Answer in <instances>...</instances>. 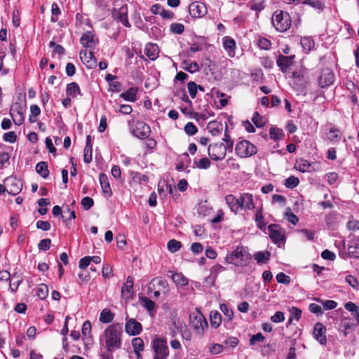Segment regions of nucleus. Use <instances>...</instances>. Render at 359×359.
<instances>
[{
    "label": "nucleus",
    "mask_w": 359,
    "mask_h": 359,
    "mask_svg": "<svg viewBox=\"0 0 359 359\" xmlns=\"http://www.w3.org/2000/svg\"><path fill=\"white\" fill-rule=\"evenodd\" d=\"M272 23L277 31L284 32L291 26L290 16L287 12L276 11L272 16Z\"/></svg>",
    "instance_id": "obj_3"
},
{
    "label": "nucleus",
    "mask_w": 359,
    "mask_h": 359,
    "mask_svg": "<svg viewBox=\"0 0 359 359\" xmlns=\"http://www.w3.org/2000/svg\"><path fill=\"white\" fill-rule=\"evenodd\" d=\"M36 171L43 178H46L49 175V170L48 169V164L46 162L41 161L36 165Z\"/></svg>",
    "instance_id": "obj_33"
},
{
    "label": "nucleus",
    "mask_w": 359,
    "mask_h": 359,
    "mask_svg": "<svg viewBox=\"0 0 359 359\" xmlns=\"http://www.w3.org/2000/svg\"><path fill=\"white\" fill-rule=\"evenodd\" d=\"M122 326L120 323L109 325L104 330L106 348L109 352H113L121 346Z\"/></svg>",
    "instance_id": "obj_1"
},
{
    "label": "nucleus",
    "mask_w": 359,
    "mask_h": 359,
    "mask_svg": "<svg viewBox=\"0 0 359 359\" xmlns=\"http://www.w3.org/2000/svg\"><path fill=\"white\" fill-rule=\"evenodd\" d=\"M285 320L284 313L282 311H276L274 315L271 317V320L273 323H278L283 322Z\"/></svg>",
    "instance_id": "obj_58"
},
{
    "label": "nucleus",
    "mask_w": 359,
    "mask_h": 359,
    "mask_svg": "<svg viewBox=\"0 0 359 359\" xmlns=\"http://www.w3.org/2000/svg\"><path fill=\"white\" fill-rule=\"evenodd\" d=\"M170 29L172 33L180 34L184 31V26L182 23H172Z\"/></svg>",
    "instance_id": "obj_49"
},
{
    "label": "nucleus",
    "mask_w": 359,
    "mask_h": 359,
    "mask_svg": "<svg viewBox=\"0 0 359 359\" xmlns=\"http://www.w3.org/2000/svg\"><path fill=\"white\" fill-rule=\"evenodd\" d=\"M140 301L142 305L149 312L151 315L156 312V304L152 300L148 297H144L140 299Z\"/></svg>",
    "instance_id": "obj_32"
},
{
    "label": "nucleus",
    "mask_w": 359,
    "mask_h": 359,
    "mask_svg": "<svg viewBox=\"0 0 359 359\" xmlns=\"http://www.w3.org/2000/svg\"><path fill=\"white\" fill-rule=\"evenodd\" d=\"M301 43L304 49L311 50L314 46V42L310 38L304 37L302 39Z\"/></svg>",
    "instance_id": "obj_64"
},
{
    "label": "nucleus",
    "mask_w": 359,
    "mask_h": 359,
    "mask_svg": "<svg viewBox=\"0 0 359 359\" xmlns=\"http://www.w3.org/2000/svg\"><path fill=\"white\" fill-rule=\"evenodd\" d=\"M99 180L103 193L111 196L112 195V191L107 176L104 173H100Z\"/></svg>",
    "instance_id": "obj_23"
},
{
    "label": "nucleus",
    "mask_w": 359,
    "mask_h": 359,
    "mask_svg": "<svg viewBox=\"0 0 359 359\" xmlns=\"http://www.w3.org/2000/svg\"><path fill=\"white\" fill-rule=\"evenodd\" d=\"M66 93L68 96L75 97L77 95H83L79 86L76 82H72L67 84L66 88Z\"/></svg>",
    "instance_id": "obj_27"
},
{
    "label": "nucleus",
    "mask_w": 359,
    "mask_h": 359,
    "mask_svg": "<svg viewBox=\"0 0 359 359\" xmlns=\"http://www.w3.org/2000/svg\"><path fill=\"white\" fill-rule=\"evenodd\" d=\"M25 108L20 103H15L10 109V115L13 118V123L17 126H20L25 120Z\"/></svg>",
    "instance_id": "obj_8"
},
{
    "label": "nucleus",
    "mask_w": 359,
    "mask_h": 359,
    "mask_svg": "<svg viewBox=\"0 0 359 359\" xmlns=\"http://www.w3.org/2000/svg\"><path fill=\"white\" fill-rule=\"evenodd\" d=\"M93 145H86L83 151V161L86 163H89L92 161Z\"/></svg>",
    "instance_id": "obj_47"
},
{
    "label": "nucleus",
    "mask_w": 359,
    "mask_h": 359,
    "mask_svg": "<svg viewBox=\"0 0 359 359\" xmlns=\"http://www.w3.org/2000/svg\"><path fill=\"white\" fill-rule=\"evenodd\" d=\"M351 327V324L350 323L349 320L348 319H343L339 324V330L343 332L344 336L346 337L348 334L347 330L350 329Z\"/></svg>",
    "instance_id": "obj_52"
},
{
    "label": "nucleus",
    "mask_w": 359,
    "mask_h": 359,
    "mask_svg": "<svg viewBox=\"0 0 359 359\" xmlns=\"http://www.w3.org/2000/svg\"><path fill=\"white\" fill-rule=\"evenodd\" d=\"M131 133L136 137L140 140H145L150 135L151 128L146 123L143 121H137L135 127L132 130Z\"/></svg>",
    "instance_id": "obj_7"
},
{
    "label": "nucleus",
    "mask_w": 359,
    "mask_h": 359,
    "mask_svg": "<svg viewBox=\"0 0 359 359\" xmlns=\"http://www.w3.org/2000/svg\"><path fill=\"white\" fill-rule=\"evenodd\" d=\"M250 259L251 255L243 246H238L236 250L228 254L226 257V262L227 263L235 264L238 266L248 265Z\"/></svg>",
    "instance_id": "obj_2"
},
{
    "label": "nucleus",
    "mask_w": 359,
    "mask_h": 359,
    "mask_svg": "<svg viewBox=\"0 0 359 359\" xmlns=\"http://www.w3.org/2000/svg\"><path fill=\"white\" fill-rule=\"evenodd\" d=\"M51 240L49 238H44L40 241L38 244V248L40 250L47 251L50 249Z\"/></svg>",
    "instance_id": "obj_54"
},
{
    "label": "nucleus",
    "mask_w": 359,
    "mask_h": 359,
    "mask_svg": "<svg viewBox=\"0 0 359 359\" xmlns=\"http://www.w3.org/2000/svg\"><path fill=\"white\" fill-rule=\"evenodd\" d=\"M294 55L285 56L280 55L277 59V65L280 68L283 72H285L287 67L292 65V60Z\"/></svg>",
    "instance_id": "obj_21"
},
{
    "label": "nucleus",
    "mask_w": 359,
    "mask_h": 359,
    "mask_svg": "<svg viewBox=\"0 0 359 359\" xmlns=\"http://www.w3.org/2000/svg\"><path fill=\"white\" fill-rule=\"evenodd\" d=\"M211 325L215 328L218 327L222 322V317L218 311H211L210 314Z\"/></svg>",
    "instance_id": "obj_35"
},
{
    "label": "nucleus",
    "mask_w": 359,
    "mask_h": 359,
    "mask_svg": "<svg viewBox=\"0 0 359 359\" xmlns=\"http://www.w3.org/2000/svg\"><path fill=\"white\" fill-rule=\"evenodd\" d=\"M130 177L133 182L140 183L142 181L147 182L149 178L146 175H141L137 172H130Z\"/></svg>",
    "instance_id": "obj_46"
},
{
    "label": "nucleus",
    "mask_w": 359,
    "mask_h": 359,
    "mask_svg": "<svg viewBox=\"0 0 359 359\" xmlns=\"http://www.w3.org/2000/svg\"><path fill=\"white\" fill-rule=\"evenodd\" d=\"M252 121L257 128H262L264 126L262 116L257 111L254 113Z\"/></svg>",
    "instance_id": "obj_50"
},
{
    "label": "nucleus",
    "mask_w": 359,
    "mask_h": 359,
    "mask_svg": "<svg viewBox=\"0 0 359 359\" xmlns=\"http://www.w3.org/2000/svg\"><path fill=\"white\" fill-rule=\"evenodd\" d=\"M240 210H252L255 208L253 196L249 193L240 194L238 196Z\"/></svg>",
    "instance_id": "obj_13"
},
{
    "label": "nucleus",
    "mask_w": 359,
    "mask_h": 359,
    "mask_svg": "<svg viewBox=\"0 0 359 359\" xmlns=\"http://www.w3.org/2000/svg\"><path fill=\"white\" fill-rule=\"evenodd\" d=\"M190 323L196 330L203 331L204 327H208V322L201 312L192 313L189 316Z\"/></svg>",
    "instance_id": "obj_11"
},
{
    "label": "nucleus",
    "mask_w": 359,
    "mask_h": 359,
    "mask_svg": "<svg viewBox=\"0 0 359 359\" xmlns=\"http://www.w3.org/2000/svg\"><path fill=\"white\" fill-rule=\"evenodd\" d=\"M348 253L350 257L354 258L359 257V247L356 245H349L348 248Z\"/></svg>",
    "instance_id": "obj_59"
},
{
    "label": "nucleus",
    "mask_w": 359,
    "mask_h": 359,
    "mask_svg": "<svg viewBox=\"0 0 359 359\" xmlns=\"http://www.w3.org/2000/svg\"><path fill=\"white\" fill-rule=\"evenodd\" d=\"M79 55L81 60L87 68L93 69L97 66V59L93 52L83 50L80 51Z\"/></svg>",
    "instance_id": "obj_15"
},
{
    "label": "nucleus",
    "mask_w": 359,
    "mask_h": 359,
    "mask_svg": "<svg viewBox=\"0 0 359 359\" xmlns=\"http://www.w3.org/2000/svg\"><path fill=\"white\" fill-rule=\"evenodd\" d=\"M6 191L11 195H17L22 188V182L20 180L14 177H8L5 180Z\"/></svg>",
    "instance_id": "obj_9"
},
{
    "label": "nucleus",
    "mask_w": 359,
    "mask_h": 359,
    "mask_svg": "<svg viewBox=\"0 0 359 359\" xmlns=\"http://www.w3.org/2000/svg\"><path fill=\"white\" fill-rule=\"evenodd\" d=\"M194 163L199 169H208L211 165L210 161L206 157L201 158L198 161H194Z\"/></svg>",
    "instance_id": "obj_45"
},
{
    "label": "nucleus",
    "mask_w": 359,
    "mask_h": 359,
    "mask_svg": "<svg viewBox=\"0 0 359 359\" xmlns=\"http://www.w3.org/2000/svg\"><path fill=\"white\" fill-rule=\"evenodd\" d=\"M222 140L224 142H225L224 147L226 149V151H228L229 152H232L234 142L233 140L231 138L230 135L228 134L227 126L226 127V130Z\"/></svg>",
    "instance_id": "obj_36"
},
{
    "label": "nucleus",
    "mask_w": 359,
    "mask_h": 359,
    "mask_svg": "<svg viewBox=\"0 0 359 359\" xmlns=\"http://www.w3.org/2000/svg\"><path fill=\"white\" fill-rule=\"evenodd\" d=\"M151 345L155 353L154 359H167L169 350L165 340L156 338L152 341Z\"/></svg>",
    "instance_id": "obj_5"
},
{
    "label": "nucleus",
    "mask_w": 359,
    "mask_h": 359,
    "mask_svg": "<svg viewBox=\"0 0 359 359\" xmlns=\"http://www.w3.org/2000/svg\"><path fill=\"white\" fill-rule=\"evenodd\" d=\"M311 167V163L303 158L297 160L295 163V168L302 172L310 171Z\"/></svg>",
    "instance_id": "obj_31"
},
{
    "label": "nucleus",
    "mask_w": 359,
    "mask_h": 359,
    "mask_svg": "<svg viewBox=\"0 0 359 359\" xmlns=\"http://www.w3.org/2000/svg\"><path fill=\"white\" fill-rule=\"evenodd\" d=\"M156 286L158 287L159 290H161L163 293L168 292V283L167 280L162 277H156L152 279L149 284L148 290L151 291Z\"/></svg>",
    "instance_id": "obj_20"
},
{
    "label": "nucleus",
    "mask_w": 359,
    "mask_h": 359,
    "mask_svg": "<svg viewBox=\"0 0 359 359\" xmlns=\"http://www.w3.org/2000/svg\"><path fill=\"white\" fill-rule=\"evenodd\" d=\"M48 294V288L46 284L39 285L36 290V295L41 299H44L46 298Z\"/></svg>",
    "instance_id": "obj_41"
},
{
    "label": "nucleus",
    "mask_w": 359,
    "mask_h": 359,
    "mask_svg": "<svg viewBox=\"0 0 359 359\" xmlns=\"http://www.w3.org/2000/svg\"><path fill=\"white\" fill-rule=\"evenodd\" d=\"M137 89L136 88L131 87L121 93L120 97L126 101L135 102L137 100Z\"/></svg>",
    "instance_id": "obj_29"
},
{
    "label": "nucleus",
    "mask_w": 359,
    "mask_h": 359,
    "mask_svg": "<svg viewBox=\"0 0 359 359\" xmlns=\"http://www.w3.org/2000/svg\"><path fill=\"white\" fill-rule=\"evenodd\" d=\"M255 222L257 223V227L264 230L266 227V223L264 222V216L262 215V208H261L259 210L257 211L255 214Z\"/></svg>",
    "instance_id": "obj_38"
},
{
    "label": "nucleus",
    "mask_w": 359,
    "mask_h": 359,
    "mask_svg": "<svg viewBox=\"0 0 359 359\" xmlns=\"http://www.w3.org/2000/svg\"><path fill=\"white\" fill-rule=\"evenodd\" d=\"M327 139L333 143L339 142L341 139V131L337 128H330L327 133Z\"/></svg>",
    "instance_id": "obj_28"
},
{
    "label": "nucleus",
    "mask_w": 359,
    "mask_h": 359,
    "mask_svg": "<svg viewBox=\"0 0 359 359\" xmlns=\"http://www.w3.org/2000/svg\"><path fill=\"white\" fill-rule=\"evenodd\" d=\"M3 139H4V140L5 142H10V143H13L17 140V135H16L15 132L10 131V132L6 133L4 135Z\"/></svg>",
    "instance_id": "obj_63"
},
{
    "label": "nucleus",
    "mask_w": 359,
    "mask_h": 359,
    "mask_svg": "<svg viewBox=\"0 0 359 359\" xmlns=\"http://www.w3.org/2000/svg\"><path fill=\"white\" fill-rule=\"evenodd\" d=\"M142 325L133 318L127 320L125 330L129 335L135 336L139 334L142 331Z\"/></svg>",
    "instance_id": "obj_19"
},
{
    "label": "nucleus",
    "mask_w": 359,
    "mask_h": 359,
    "mask_svg": "<svg viewBox=\"0 0 359 359\" xmlns=\"http://www.w3.org/2000/svg\"><path fill=\"white\" fill-rule=\"evenodd\" d=\"M236 152L241 158H246L257 152V147L248 140H242L236 145Z\"/></svg>",
    "instance_id": "obj_4"
},
{
    "label": "nucleus",
    "mask_w": 359,
    "mask_h": 359,
    "mask_svg": "<svg viewBox=\"0 0 359 359\" xmlns=\"http://www.w3.org/2000/svg\"><path fill=\"white\" fill-rule=\"evenodd\" d=\"M22 281V278L20 276L17 275L16 273L13 274L12 278L10 281V288L13 292H15L21 282Z\"/></svg>",
    "instance_id": "obj_40"
},
{
    "label": "nucleus",
    "mask_w": 359,
    "mask_h": 359,
    "mask_svg": "<svg viewBox=\"0 0 359 359\" xmlns=\"http://www.w3.org/2000/svg\"><path fill=\"white\" fill-rule=\"evenodd\" d=\"M208 156L212 161H221L226 154V151L223 142L211 144L208 148Z\"/></svg>",
    "instance_id": "obj_6"
},
{
    "label": "nucleus",
    "mask_w": 359,
    "mask_h": 359,
    "mask_svg": "<svg viewBox=\"0 0 359 359\" xmlns=\"http://www.w3.org/2000/svg\"><path fill=\"white\" fill-rule=\"evenodd\" d=\"M220 309L222 312L224 313V315L227 318L228 320L232 319L233 316V312L232 309L228 306V305L222 304L220 306Z\"/></svg>",
    "instance_id": "obj_51"
},
{
    "label": "nucleus",
    "mask_w": 359,
    "mask_h": 359,
    "mask_svg": "<svg viewBox=\"0 0 359 359\" xmlns=\"http://www.w3.org/2000/svg\"><path fill=\"white\" fill-rule=\"evenodd\" d=\"M334 74L330 68L323 69L318 77V85L321 88H326L334 81Z\"/></svg>",
    "instance_id": "obj_10"
},
{
    "label": "nucleus",
    "mask_w": 359,
    "mask_h": 359,
    "mask_svg": "<svg viewBox=\"0 0 359 359\" xmlns=\"http://www.w3.org/2000/svg\"><path fill=\"white\" fill-rule=\"evenodd\" d=\"M91 329H92V327H91L90 322L89 320H86L82 325V329H81L82 334L86 337H89L90 332H91Z\"/></svg>",
    "instance_id": "obj_57"
},
{
    "label": "nucleus",
    "mask_w": 359,
    "mask_h": 359,
    "mask_svg": "<svg viewBox=\"0 0 359 359\" xmlns=\"http://www.w3.org/2000/svg\"><path fill=\"white\" fill-rule=\"evenodd\" d=\"M207 129L212 135L217 136L222 133L223 126L217 121H210L207 126Z\"/></svg>",
    "instance_id": "obj_25"
},
{
    "label": "nucleus",
    "mask_w": 359,
    "mask_h": 359,
    "mask_svg": "<svg viewBox=\"0 0 359 359\" xmlns=\"http://www.w3.org/2000/svg\"><path fill=\"white\" fill-rule=\"evenodd\" d=\"M81 203L83 208L85 210H88L93 206L94 201L92 198H90L89 196H86L81 200Z\"/></svg>",
    "instance_id": "obj_56"
},
{
    "label": "nucleus",
    "mask_w": 359,
    "mask_h": 359,
    "mask_svg": "<svg viewBox=\"0 0 359 359\" xmlns=\"http://www.w3.org/2000/svg\"><path fill=\"white\" fill-rule=\"evenodd\" d=\"M167 247L170 252H175L182 248V243L178 241L172 239L168 241Z\"/></svg>",
    "instance_id": "obj_43"
},
{
    "label": "nucleus",
    "mask_w": 359,
    "mask_h": 359,
    "mask_svg": "<svg viewBox=\"0 0 359 359\" xmlns=\"http://www.w3.org/2000/svg\"><path fill=\"white\" fill-rule=\"evenodd\" d=\"M276 280L279 283H283V284H289L290 282V276L285 275L284 273L283 272H280L278 273L277 275H276Z\"/></svg>",
    "instance_id": "obj_60"
},
{
    "label": "nucleus",
    "mask_w": 359,
    "mask_h": 359,
    "mask_svg": "<svg viewBox=\"0 0 359 359\" xmlns=\"http://www.w3.org/2000/svg\"><path fill=\"white\" fill-rule=\"evenodd\" d=\"M346 282L348 283L353 289L357 290L359 287V283L356 278L352 275H348L346 277Z\"/></svg>",
    "instance_id": "obj_61"
},
{
    "label": "nucleus",
    "mask_w": 359,
    "mask_h": 359,
    "mask_svg": "<svg viewBox=\"0 0 359 359\" xmlns=\"http://www.w3.org/2000/svg\"><path fill=\"white\" fill-rule=\"evenodd\" d=\"M268 229L269 231V237L273 243H278L284 241V234L279 225L273 224H270L268 226Z\"/></svg>",
    "instance_id": "obj_17"
},
{
    "label": "nucleus",
    "mask_w": 359,
    "mask_h": 359,
    "mask_svg": "<svg viewBox=\"0 0 359 359\" xmlns=\"http://www.w3.org/2000/svg\"><path fill=\"white\" fill-rule=\"evenodd\" d=\"M326 327L320 323H317L313 327V334L314 338L322 345H325L327 338L325 336Z\"/></svg>",
    "instance_id": "obj_16"
},
{
    "label": "nucleus",
    "mask_w": 359,
    "mask_h": 359,
    "mask_svg": "<svg viewBox=\"0 0 359 359\" xmlns=\"http://www.w3.org/2000/svg\"><path fill=\"white\" fill-rule=\"evenodd\" d=\"M114 314L109 309H103L100 313V320L103 323H109L113 320Z\"/></svg>",
    "instance_id": "obj_34"
},
{
    "label": "nucleus",
    "mask_w": 359,
    "mask_h": 359,
    "mask_svg": "<svg viewBox=\"0 0 359 359\" xmlns=\"http://www.w3.org/2000/svg\"><path fill=\"white\" fill-rule=\"evenodd\" d=\"M172 279L175 283L182 286L186 285L188 283L187 279L179 273H174L172 276Z\"/></svg>",
    "instance_id": "obj_44"
},
{
    "label": "nucleus",
    "mask_w": 359,
    "mask_h": 359,
    "mask_svg": "<svg viewBox=\"0 0 359 359\" xmlns=\"http://www.w3.org/2000/svg\"><path fill=\"white\" fill-rule=\"evenodd\" d=\"M189 12L193 18H201L207 13V8L204 4L195 1L189 6Z\"/></svg>",
    "instance_id": "obj_14"
},
{
    "label": "nucleus",
    "mask_w": 359,
    "mask_h": 359,
    "mask_svg": "<svg viewBox=\"0 0 359 359\" xmlns=\"http://www.w3.org/2000/svg\"><path fill=\"white\" fill-rule=\"evenodd\" d=\"M133 285H134L133 278L130 276H128V278L126 279V282L124 284V285L123 286L122 290H121L122 294H124V293H126V292L130 293L133 288Z\"/></svg>",
    "instance_id": "obj_42"
},
{
    "label": "nucleus",
    "mask_w": 359,
    "mask_h": 359,
    "mask_svg": "<svg viewBox=\"0 0 359 359\" xmlns=\"http://www.w3.org/2000/svg\"><path fill=\"white\" fill-rule=\"evenodd\" d=\"M299 184V180L294 176H290L285 180V186L287 188L296 187Z\"/></svg>",
    "instance_id": "obj_48"
},
{
    "label": "nucleus",
    "mask_w": 359,
    "mask_h": 359,
    "mask_svg": "<svg viewBox=\"0 0 359 359\" xmlns=\"http://www.w3.org/2000/svg\"><path fill=\"white\" fill-rule=\"evenodd\" d=\"M184 131L189 135H194L197 133L198 128L193 123L189 122L184 126Z\"/></svg>",
    "instance_id": "obj_53"
},
{
    "label": "nucleus",
    "mask_w": 359,
    "mask_h": 359,
    "mask_svg": "<svg viewBox=\"0 0 359 359\" xmlns=\"http://www.w3.org/2000/svg\"><path fill=\"white\" fill-rule=\"evenodd\" d=\"M159 49L157 45L148 43L144 48L145 55L151 60H154L157 58Z\"/></svg>",
    "instance_id": "obj_24"
},
{
    "label": "nucleus",
    "mask_w": 359,
    "mask_h": 359,
    "mask_svg": "<svg viewBox=\"0 0 359 359\" xmlns=\"http://www.w3.org/2000/svg\"><path fill=\"white\" fill-rule=\"evenodd\" d=\"M112 17L114 20H118L125 27H130L131 25L128 19V6L123 5L118 9H114L112 13Z\"/></svg>",
    "instance_id": "obj_12"
},
{
    "label": "nucleus",
    "mask_w": 359,
    "mask_h": 359,
    "mask_svg": "<svg viewBox=\"0 0 359 359\" xmlns=\"http://www.w3.org/2000/svg\"><path fill=\"white\" fill-rule=\"evenodd\" d=\"M283 132L281 129L271 127L269 130L270 138L274 140H279L283 137Z\"/></svg>",
    "instance_id": "obj_37"
},
{
    "label": "nucleus",
    "mask_w": 359,
    "mask_h": 359,
    "mask_svg": "<svg viewBox=\"0 0 359 359\" xmlns=\"http://www.w3.org/2000/svg\"><path fill=\"white\" fill-rule=\"evenodd\" d=\"M254 258L257 264H264L267 262L271 258V252L269 251H259L254 255Z\"/></svg>",
    "instance_id": "obj_30"
},
{
    "label": "nucleus",
    "mask_w": 359,
    "mask_h": 359,
    "mask_svg": "<svg viewBox=\"0 0 359 359\" xmlns=\"http://www.w3.org/2000/svg\"><path fill=\"white\" fill-rule=\"evenodd\" d=\"M81 43L86 48H93L98 43V39L91 32H87L81 36Z\"/></svg>",
    "instance_id": "obj_18"
},
{
    "label": "nucleus",
    "mask_w": 359,
    "mask_h": 359,
    "mask_svg": "<svg viewBox=\"0 0 359 359\" xmlns=\"http://www.w3.org/2000/svg\"><path fill=\"white\" fill-rule=\"evenodd\" d=\"M225 202L233 212L236 214L240 211L238 197L228 194L225 196Z\"/></svg>",
    "instance_id": "obj_22"
},
{
    "label": "nucleus",
    "mask_w": 359,
    "mask_h": 359,
    "mask_svg": "<svg viewBox=\"0 0 359 359\" xmlns=\"http://www.w3.org/2000/svg\"><path fill=\"white\" fill-rule=\"evenodd\" d=\"M132 346L134 350L135 353H138L144 349V341L140 337L134 338L132 340Z\"/></svg>",
    "instance_id": "obj_39"
},
{
    "label": "nucleus",
    "mask_w": 359,
    "mask_h": 359,
    "mask_svg": "<svg viewBox=\"0 0 359 359\" xmlns=\"http://www.w3.org/2000/svg\"><path fill=\"white\" fill-rule=\"evenodd\" d=\"M187 88L190 96L192 99H194L197 94L198 87L197 84L194 81H190L187 84Z\"/></svg>",
    "instance_id": "obj_55"
},
{
    "label": "nucleus",
    "mask_w": 359,
    "mask_h": 359,
    "mask_svg": "<svg viewBox=\"0 0 359 359\" xmlns=\"http://www.w3.org/2000/svg\"><path fill=\"white\" fill-rule=\"evenodd\" d=\"M223 46L226 50L229 52V55L230 57H233L235 55L234 50L236 48V42L234 39L225 36L223 39Z\"/></svg>",
    "instance_id": "obj_26"
},
{
    "label": "nucleus",
    "mask_w": 359,
    "mask_h": 359,
    "mask_svg": "<svg viewBox=\"0 0 359 359\" xmlns=\"http://www.w3.org/2000/svg\"><path fill=\"white\" fill-rule=\"evenodd\" d=\"M264 339H265L264 336L262 333L259 332V333L254 334L251 337V338L250 339V344L251 346H253L257 342H263Z\"/></svg>",
    "instance_id": "obj_62"
}]
</instances>
